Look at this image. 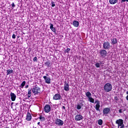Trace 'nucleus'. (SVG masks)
Wrapping results in <instances>:
<instances>
[{"mask_svg":"<svg viewBox=\"0 0 128 128\" xmlns=\"http://www.w3.org/2000/svg\"><path fill=\"white\" fill-rule=\"evenodd\" d=\"M112 85L110 84V82H108L104 84V90L106 92H112Z\"/></svg>","mask_w":128,"mask_h":128,"instance_id":"obj_1","label":"nucleus"},{"mask_svg":"<svg viewBox=\"0 0 128 128\" xmlns=\"http://www.w3.org/2000/svg\"><path fill=\"white\" fill-rule=\"evenodd\" d=\"M108 56V52L104 49L100 50H99V56L102 58H106Z\"/></svg>","mask_w":128,"mask_h":128,"instance_id":"obj_2","label":"nucleus"},{"mask_svg":"<svg viewBox=\"0 0 128 128\" xmlns=\"http://www.w3.org/2000/svg\"><path fill=\"white\" fill-rule=\"evenodd\" d=\"M32 92L34 96H36V94H38L40 92V88L37 86H35L32 88Z\"/></svg>","mask_w":128,"mask_h":128,"instance_id":"obj_3","label":"nucleus"},{"mask_svg":"<svg viewBox=\"0 0 128 128\" xmlns=\"http://www.w3.org/2000/svg\"><path fill=\"white\" fill-rule=\"evenodd\" d=\"M116 124H118V128H124V120L122 119H118L116 121Z\"/></svg>","mask_w":128,"mask_h":128,"instance_id":"obj_4","label":"nucleus"},{"mask_svg":"<svg viewBox=\"0 0 128 128\" xmlns=\"http://www.w3.org/2000/svg\"><path fill=\"white\" fill-rule=\"evenodd\" d=\"M102 44L104 50H106L110 48V44L108 42H104Z\"/></svg>","mask_w":128,"mask_h":128,"instance_id":"obj_5","label":"nucleus"},{"mask_svg":"<svg viewBox=\"0 0 128 128\" xmlns=\"http://www.w3.org/2000/svg\"><path fill=\"white\" fill-rule=\"evenodd\" d=\"M94 104H96L95 106V108L96 110L98 112H100V102L98 100H96Z\"/></svg>","mask_w":128,"mask_h":128,"instance_id":"obj_6","label":"nucleus"},{"mask_svg":"<svg viewBox=\"0 0 128 128\" xmlns=\"http://www.w3.org/2000/svg\"><path fill=\"white\" fill-rule=\"evenodd\" d=\"M55 124L56 126H64V121H62L60 119L57 118L56 120Z\"/></svg>","mask_w":128,"mask_h":128,"instance_id":"obj_7","label":"nucleus"},{"mask_svg":"<svg viewBox=\"0 0 128 128\" xmlns=\"http://www.w3.org/2000/svg\"><path fill=\"white\" fill-rule=\"evenodd\" d=\"M110 112V109L108 108H106L103 110V114L106 116V114H108Z\"/></svg>","mask_w":128,"mask_h":128,"instance_id":"obj_8","label":"nucleus"},{"mask_svg":"<svg viewBox=\"0 0 128 128\" xmlns=\"http://www.w3.org/2000/svg\"><path fill=\"white\" fill-rule=\"evenodd\" d=\"M83 118L84 117L82 114H78L74 118L75 120H76V122L82 120Z\"/></svg>","mask_w":128,"mask_h":128,"instance_id":"obj_9","label":"nucleus"},{"mask_svg":"<svg viewBox=\"0 0 128 128\" xmlns=\"http://www.w3.org/2000/svg\"><path fill=\"white\" fill-rule=\"evenodd\" d=\"M45 112L48 113L50 112V106L48 104H46L44 108Z\"/></svg>","mask_w":128,"mask_h":128,"instance_id":"obj_10","label":"nucleus"},{"mask_svg":"<svg viewBox=\"0 0 128 128\" xmlns=\"http://www.w3.org/2000/svg\"><path fill=\"white\" fill-rule=\"evenodd\" d=\"M43 78H44L45 82L46 84H50V78L47 77L46 76H44Z\"/></svg>","mask_w":128,"mask_h":128,"instance_id":"obj_11","label":"nucleus"},{"mask_svg":"<svg viewBox=\"0 0 128 128\" xmlns=\"http://www.w3.org/2000/svg\"><path fill=\"white\" fill-rule=\"evenodd\" d=\"M61 98H62V96H60V94H56L54 96L53 100H60Z\"/></svg>","mask_w":128,"mask_h":128,"instance_id":"obj_12","label":"nucleus"},{"mask_svg":"<svg viewBox=\"0 0 128 128\" xmlns=\"http://www.w3.org/2000/svg\"><path fill=\"white\" fill-rule=\"evenodd\" d=\"M10 96L11 97V100L12 102H14V100H16V94L11 92L10 94Z\"/></svg>","mask_w":128,"mask_h":128,"instance_id":"obj_13","label":"nucleus"},{"mask_svg":"<svg viewBox=\"0 0 128 128\" xmlns=\"http://www.w3.org/2000/svg\"><path fill=\"white\" fill-rule=\"evenodd\" d=\"M64 90L66 92H68L70 90V84L68 83H64Z\"/></svg>","mask_w":128,"mask_h":128,"instance_id":"obj_14","label":"nucleus"},{"mask_svg":"<svg viewBox=\"0 0 128 128\" xmlns=\"http://www.w3.org/2000/svg\"><path fill=\"white\" fill-rule=\"evenodd\" d=\"M84 100H82L80 102L77 104V110H80V108H82V107L84 106Z\"/></svg>","mask_w":128,"mask_h":128,"instance_id":"obj_15","label":"nucleus"},{"mask_svg":"<svg viewBox=\"0 0 128 128\" xmlns=\"http://www.w3.org/2000/svg\"><path fill=\"white\" fill-rule=\"evenodd\" d=\"M118 44V40L116 38H113L111 39V44L114 46V44Z\"/></svg>","mask_w":128,"mask_h":128,"instance_id":"obj_16","label":"nucleus"},{"mask_svg":"<svg viewBox=\"0 0 128 128\" xmlns=\"http://www.w3.org/2000/svg\"><path fill=\"white\" fill-rule=\"evenodd\" d=\"M50 29L53 32L56 34V29L54 27V24H50Z\"/></svg>","mask_w":128,"mask_h":128,"instance_id":"obj_17","label":"nucleus"},{"mask_svg":"<svg viewBox=\"0 0 128 128\" xmlns=\"http://www.w3.org/2000/svg\"><path fill=\"white\" fill-rule=\"evenodd\" d=\"M72 24L75 28H78V26H80V22H78V21L74 20Z\"/></svg>","mask_w":128,"mask_h":128,"instance_id":"obj_18","label":"nucleus"},{"mask_svg":"<svg viewBox=\"0 0 128 128\" xmlns=\"http://www.w3.org/2000/svg\"><path fill=\"white\" fill-rule=\"evenodd\" d=\"M44 64L48 68H50V66H52V62H50V61L46 62L44 63Z\"/></svg>","mask_w":128,"mask_h":128,"instance_id":"obj_19","label":"nucleus"},{"mask_svg":"<svg viewBox=\"0 0 128 128\" xmlns=\"http://www.w3.org/2000/svg\"><path fill=\"white\" fill-rule=\"evenodd\" d=\"M26 120H32V115H30V114L28 113L26 118Z\"/></svg>","mask_w":128,"mask_h":128,"instance_id":"obj_20","label":"nucleus"},{"mask_svg":"<svg viewBox=\"0 0 128 128\" xmlns=\"http://www.w3.org/2000/svg\"><path fill=\"white\" fill-rule=\"evenodd\" d=\"M109 2L110 4H116L118 2V0H109Z\"/></svg>","mask_w":128,"mask_h":128,"instance_id":"obj_21","label":"nucleus"},{"mask_svg":"<svg viewBox=\"0 0 128 128\" xmlns=\"http://www.w3.org/2000/svg\"><path fill=\"white\" fill-rule=\"evenodd\" d=\"M32 89L30 88H29L28 89V98H30V96H32Z\"/></svg>","mask_w":128,"mask_h":128,"instance_id":"obj_22","label":"nucleus"},{"mask_svg":"<svg viewBox=\"0 0 128 128\" xmlns=\"http://www.w3.org/2000/svg\"><path fill=\"white\" fill-rule=\"evenodd\" d=\"M86 96H87V98H88L92 97V93H90V92H86Z\"/></svg>","mask_w":128,"mask_h":128,"instance_id":"obj_23","label":"nucleus"},{"mask_svg":"<svg viewBox=\"0 0 128 128\" xmlns=\"http://www.w3.org/2000/svg\"><path fill=\"white\" fill-rule=\"evenodd\" d=\"M88 99L90 102H92V104H94V98L92 97H89Z\"/></svg>","mask_w":128,"mask_h":128,"instance_id":"obj_24","label":"nucleus"},{"mask_svg":"<svg viewBox=\"0 0 128 128\" xmlns=\"http://www.w3.org/2000/svg\"><path fill=\"white\" fill-rule=\"evenodd\" d=\"M26 86V81H24L21 84L20 86V88H24V86Z\"/></svg>","mask_w":128,"mask_h":128,"instance_id":"obj_25","label":"nucleus"},{"mask_svg":"<svg viewBox=\"0 0 128 128\" xmlns=\"http://www.w3.org/2000/svg\"><path fill=\"white\" fill-rule=\"evenodd\" d=\"M6 72L7 76H8V74H12V72H14V70H6Z\"/></svg>","mask_w":128,"mask_h":128,"instance_id":"obj_26","label":"nucleus"},{"mask_svg":"<svg viewBox=\"0 0 128 128\" xmlns=\"http://www.w3.org/2000/svg\"><path fill=\"white\" fill-rule=\"evenodd\" d=\"M39 119L40 120L41 122H44L46 120V118L40 116L39 117Z\"/></svg>","mask_w":128,"mask_h":128,"instance_id":"obj_27","label":"nucleus"},{"mask_svg":"<svg viewBox=\"0 0 128 128\" xmlns=\"http://www.w3.org/2000/svg\"><path fill=\"white\" fill-rule=\"evenodd\" d=\"M98 124H99V126H102V120L100 119L99 120H98Z\"/></svg>","mask_w":128,"mask_h":128,"instance_id":"obj_28","label":"nucleus"},{"mask_svg":"<svg viewBox=\"0 0 128 128\" xmlns=\"http://www.w3.org/2000/svg\"><path fill=\"white\" fill-rule=\"evenodd\" d=\"M95 66H96V68H100V64L98 62H96L95 64Z\"/></svg>","mask_w":128,"mask_h":128,"instance_id":"obj_29","label":"nucleus"},{"mask_svg":"<svg viewBox=\"0 0 128 128\" xmlns=\"http://www.w3.org/2000/svg\"><path fill=\"white\" fill-rule=\"evenodd\" d=\"M51 4H52V8H54V6H56V4H54V2L52 1L51 2Z\"/></svg>","mask_w":128,"mask_h":128,"instance_id":"obj_30","label":"nucleus"},{"mask_svg":"<svg viewBox=\"0 0 128 128\" xmlns=\"http://www.w3.org/2000/svg\"><path fill=\"white\" fill-rule=\"evenodd\" d=\"M70 48H67L66 50H65V52H68H68H70Z\"/></svg>","mask_w":128,"mask_h":128,"instance_id":"obj_31","label":"nucleus"},{"mask_svg":"<svg viewBox=\"0 0 128 128\" xmlns=\"http://www.w3.org/2000/svg\"><path fill=\"white\" fill-rule=\"evenodd\" d=\"M12 10H13V8H15L16 7V5L14 4V2H12Z\"/></svg>","mask_w":128,"mask_h":128,"instance_id":"obj_32","label":"nucleus"},{"mask_svg":"<svg viewBox=\"0 0 128 128\" xmlns=\"http://www.w3.org/2000/svg\"><path fill=\"white\" fill-rule=\"evenodd\" d=\"M34 62H38V58L34 57L33 59Z\"/></svg>","mask_w":128,"mask_h":128,"instance_id":"obj_33","label":"nucleus"},{"mask_svg":"<svg viewBox=\"0 0 128 128\" xmlns=\"http://www.w3.org/2000/svg\"><path fill=\"white\" fill-rule=\"evenodd\" d=\"M122 112H124V110H122V109H120V110H119V113H120V114L122 113Z\"/></svg>","mask_w":128,"mask_h":128,"instance_id":"obj_34","label":"nucleus"},{"mask_svg":"<svg viewBox=\"0 0 128 128\" xmlns=\"http://www.w3.org/2000/svg\"><path fill=\"white\" fill-rule=\"evenodd\" d=\"M128 2V0H122L121 3L122 4V2Z\"/></svg>","mask_w":128,"mask_h":128,"instance_id":"obj_35","label":"nucleus"},{"mask_svg":"<svg viewBox=\"0 0 128 128\" xmlns=\"http://www.w3.org/2000/svg\"><path fill=\"white\" fill-rule=\"evenodd\" d=\"M16 38V34H13L12 36V38L14 39V38Z\"/></svg>","mask_w":128,"mask_h":128,"instance_id":"obj_36","label":"nucleus"},{"mask_svg":"<svg viewBox=\"0 0 128 128\" xmlns=\"http://www.w3.org/2000/svg\"><path fill=\"white\" fill-rule=\"evenodd\" d=\"M114 100H118V97L116 96V97H114Z\"/></svg>","mask_w":128,"mask_h":128,"instance_id":"obj_37","label":"nucleus"},{"mask_svg":"<svg viewBox=\"0 0 128 128\" xmlns=\"http://www.w3.org/2000/svg\"><path fill=\"white\" fill-rule=\"evenodd\" d=\"M28 88V85H26V86H25V88Z\"/></svg>","mask_w":128,"mask_h":128,"instance_id":"obj_38","label":"nucleus"},{"mask_svg":"<svg viewBox=\"0 0 128 128\" xmlns=\"http://www.w3.org/2000/svg\"><path fill=\"white\" fill-rule=\"evenodd\" d=\"M62 108H64V110H66V107L64 106H63Z\"/></svg>","mask_w":128,"mask_h":128,"instance_id":"obj_39","label":"nucleus"},{"mask_svg":"<svg viewBox=\"0 0 128 128\" xmlns=\"http://www.w3.org/2000/svg\"><path fill=\"white\" fill-rule=\"evenodd\" d=\"M40 122H38V126H40Z\"/></svg>","mask_w":128,"mask_h":128,"instance_id":"obj_40","label":"nucleus"},{"mask_svg":"<svg viewBox=\"0 0 128 128\" xmlns=\"http://www.w3.org/2000/svg\"><path fill=\"white\" fill-rule=\"evenodd\" d=\"M46 76H48V74H46Z\"/></svg>","mask_w":128,"mask_h":128,"instance_id":"obj_41","label":"nucleus"},{"mask_svg":"<svg viewBox=\"0 0 128 128\" xmlns=\"http://www.w3.org/2000/svg\"><path fill=\"white\" fill-rule=\"evenodd\" d=\"M126 94H128V91H127V92H126Z\"/></svg>","mask_w":128,"mask_h":128,"instance_id":"obj_42","label":"nucleus"},{"mask_svg":"<svg viewBox=\"0 0 128 128\" xmlns=\"http://www.w3.org/2000/svg\"><path fill=\"white\" fill-rule=\"evenodd\" d=\"M12 104H14V102H12Z\"/></svg>","mask_w":128,"mask_h":128,"instance_id":"obj_43","label":"nucleus"}]
</instances>
